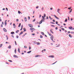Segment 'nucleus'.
Returning <instances> with one entry per match:
<instances>
[{"instance_id": "1", "label": "nucleus", "mask_w": 74, "mask_h": 74, "mask_svg": "<svg viewBox=\"0 0 74 74\" xmlns=\"http://www.w3.org/2000/svg\"><path fill=\"white\" fill-rule=\"evenodd\" d=\"M44 16H42V20H45V18L46 16V14H44Z\"/></svg>"}, {"instance_id": "2", "label": "nucleus", "mask_w": 74, "mask_h": 74, "mask_svg": "<svg viewBox=\"0 0 74 74\" xmlns=\"http://www.w3.org/2000/svg\"><path fill=\"white\" fill-rule=\"evenodd\" d=\"M30 30H31V31H34V30H36V29H35L33 28H30Z\"/></svg>"}, {"instance_id": "3", "label": "nucleus", "mask_w": 74, "mask_h": 74, "mask_svg": "<svg viewBox=\"0 0 74 74\" xmlns=\"http://www.w3.org/2000/svg\"><path fill=\"white\" fill-rule=\"evenodd\" d=\"M45 21L44 20H42L40 22H39V25H40V24H41L42 23V22H44Z\"/></svg>"}, {"instance_id": "4", "label": "nucleus", "mask_w": 74, "mask_h": 74, "mask_svg": "<svg viewBox=\"0 0 74 74\" xmlns=\"http://www.w3.org/2000/svg\"><path fill=\"white\" fill-rule=\"evenodd\" d=\"M51 40H52V41H53V35H52L51 36Z\"/></svg>"}, {"instance_id": "5", "label": "nucleus", "mask_w": 74, "mask_h": 74, "mask_svg": "<svg viewBox=\"0 0 74 74\" xmlns=\"http://www.w3.org/2000/svg\"><path fill=\"white\" fill-rule=\"evenodd\" d=\"M68 28L70 30H74V29H73V27H72V26L69 27Z\"/></svg>"}, {"instance_id": "6", "label": "nucleus", "mask_w": 74, "mask_h": 74, "mask_svg": "<svg viewBox=\"0 0 74 74\" xmlns=\"http://www.w3.org/2000/svg\"><path fill=\"white\" fill-rule=\"evenodd\" d=\"M42 56L41 55H37L35 57V58H37L38 57H41V56Z\"/></svg>"}, {"instance_id": "7", "label": "nucleus", "mask_w": 74, "mask_h": 74, "mask_svg": "<svg viewBox=\"0 0 74 74\" xmlns=\"http://www.w3.org/2000/svg\"><path fill=\"white\" fill-rule=\"evenodd\" d=\"M28 25L29 26V27H33V25L31 24H29Z\"/></svg>"}, {"instance_id": "8", "label": "nucleus", "mask_w": 74, "mask_h": 74, "mask_svg": "<svg viewBox=\"0 0 74 74\" xmlns=\"http://www.w3.org/2000/svg\"><path fill=\"white\" fill-rule=\"evenodd\" d=\"M49 58H54V56H53V55H51L49 56Z\"/></svg>"}, {"instance_id": "9", "label": "nucleus", "mask_w": 74, "mask_h": 74, "mask_svg": "<svg viewBox=\"0 0 74 74\" xmlns=\"http://www.w3.org/2000/svg\"><path fill=\"white\" fill-rule=\"evenodd\" d=\"M54 17H55V18H56V19H59V18L57 17V16H56V15H54Z\"/></svg>"}, {"instance_id": "10", "label": "nucleus", "mask_w": 74, "mask_h": 74, "mask_svg": "<svg viewBox=\"0 0 74 74\" xmlns=\"http://www.w3.org/2000/svg\"><path fill=\"white\" fill-rule=\"evenodd\" d=\"M7 20H6L5 21V26H6L7 25Z\"/></svg>"}, {"instance_id": "11", "label": "nucleus", "mask_w": 74, "mask_h": 74, "mask_svg": "<svg viewBox=\"0 0 74 74\" xmlns=\"http://www.w3.org/2000/svg\"><path fill=\"white\" fill-rule=\"evenodd\" d=\"M13 57L15 58H18V56H16V55H14L13 56Z\"/></svg>"}, {"instance_id": "12", "label": "nucleus", "mask_w": 74, "mask_h": 74, "mask_svg": "<svg viewBox=\"0 0 74 74\" xmlns=\"http://www.w3.org/2000/svg\"><path fill=\"white\" fill-rule=\"evenodd\" d=\"M3 30L4 32H7V30H6V29H5V28H3Z\"/></svg>"}, {"instance_id": "13", "label": "nucleus", "mask_w": 74, "mask_h": 74, "mask_svg": "<svg viewBox=\"0 0 74 74\" xmlns=\"http://www.w3.org/2000/svg\"><path fill=\"white\" fill-rule=\"evenodd\" d=\"M23 31H22L19 34V36H21L22 34H23Z\"/></svg>"}, {"instance_id": "14", "label": "nucleus", "mask_w": 74, "mask_h": 74, "mask_svg": "<svg viewBox=\"0 0 74 74\" xmlns=\"http://www.w3.org/2000/svg\"><path fill=\"white\" fill-rule=\"evenodd\" d=\"M10 34H12V35H13V34H15V32H11L10 33Z\"/></svg>"}, {"instance_id": "15", "label": "nucleus", "mask_w": 74, "mask_h": 74, "mask_svg": "<svg viewBox=\"0 0 74 74\" xmlns=\"http://www.w3.org/2000/svg\"><path fill=\"white\" fill-rule=\"evenodd\" d=\"M69 37H70V38H72V37H73V36L70 34H69Z\"/></svg>"}, {"instance_id": "16", "label": "nucleus", "mask_w": 74, "mask_h": 74, "mask_svg": "<svg viewBox=\"0 0 74 74\" xmlns=\"http://www.w3.org/2000/svg\"><path fill=\"white\" fill-rule=\"evenodd\" d=\"M8 48L9 49H11V45H10L9 47H8Z\"/></svg>"}, {"instance_id": "17", "label": "nucleus", "mask_w": 74, "mask_h": 74, "mask_svg": "<svg viewBox=\"0 0 74 74\" xmlns=\"http://www.w3.org/2000/svg\"><path fill=\"white\" fill-rule=\"evenodd\" d=\"M59 11H60V9H58L57 10V12H58V13L59 14H60V12H59Z\"/></svg>"}, {"instance_id": "18", "label": "nucleus", "mask_w": 74, "mask_h": 74, "mask_svg": "<svg viewBox=\"0 0 74 74\" xmlns=\"http://www.w3.org/2000/svg\"><path fill=\"white\" fill-rule=\"evenodd\" d=\"M24 19H25V22H26L27 21V18L26 17H25Z\"/></svg>"}, {"instance_id": "19", "label": "nucleus", "mask_w": 74, "mask_h": 74, "mask_svg": "<svg viewBox=\"0 0 74 74\" xmlns=\"http://www.w3.org/2000/svg\"><path fill=\"white\" fill-rule=\"evenodd\" d=\"M14 53H16V49H15Z\"/></svg>"}, {"instance_id": "20", "label": "nucleus", "mask_w": 74, "mask_h": 74, "mask_svg": "<svg viewBox=\"0 0 74 74\" xmlns=\"http://www.w3.org/2000/svg\"><path fill=\"white\" fill-rule=\"evenodd\" d=\"M18 52H19V53H20V49H19V48H18Z\"/></svg>"}, {"instance_id": "21", "label": "nucleus", "mask_w": 74, "mask_h": 74, "mask_svg": "<svg viewBox=\"0 0 74 74\" xmlns=\"http://www.w3.org/2000/svg\"><path fill=\"white\" fill-rule=\"evenodd\" d=\"M36 44L37 45H40V43L39 42L36 43Z\"/></svg>"}, {"instance_id": "22", "label": "nucleus", "mask_w": 74, "mask_h": 74, "mask_svg": "<svg viewBox=\"0 0 74 74\" xmlns=\"http://www.w3.org/2000/svg\"><path fill=\"white\" fill-rule=\"evenodd\" d=\"M46 51V49H44L42 50V53H43V52H42L43 51Z\"/></svg>"}, {"instance_id": "23", "label": "nucleus", "mask_w": 74, "mask_h": 74, "mask_svg": "<svg viewBox=\"0 0 74 74\" xmlns=\"http://www.w3.org/2000/svg\"><path fill=\"white\" fill-rule=\"evenodd\" d=\"M32 52V51H28V52H27V53H31V52Z\"/></svg>"}, {"instance_id": "24", "label": "nucleus", "mask_w": 74, "mask_h": 74, "mask_svg": "<svg viewBox=\"0 0 74 74\" xmlns=\"http://www.w3.org/2000/svg\"><path fill=\"white\" fill-rule=\"evenodd\" d=\"M21 23H19V25L18 26V27H20V26H21Z\"/></svg>"}, {"instance_id": "25", "label": "nucleus", "mask_w": 74, "mask_h": 74, "mask_svg": "<svg viewBox=\"0 0 74 74\" xmlns=\"http://www.w3.org/2000/svg\"><path fill=\"white\" fill-rule=\"evenodd\" d=\"M64 22H67V18H66V19L64 21Z\"/></svg>"}, {"instance_id": "26", "label": "nucleus", "mask_w": 74, "mask_h": 74, "mask_svg": "<svg viewBox=\"0 0 74 74\" xmlns=\"http://www.w3.org/2000/svg\"><path fill=\"white\" fill-rule=\"evenodd\" d=\"M18 14H21H21H22V13L20 11H19V10L18 11Z\"/></svg>"}, {"instance_id": "27", "label": "nucleus", "mask_w": 74, "mask_h": 74, "mask_svg": "<svg viewBox=\"0 0 74 74\" xmlns=\"http://www.w3.org/2000/svg\"><path fill=\"white\" fill-rule=\"evenodd\" d=\"M19 32V30H17L16 32V33H18V32Z\"/></svg>"}, {"instance_id": "28", "label": "nucleus", "mask_w": 74, "mask_h": 74, "mask_svg": "<svg viewBox=\"0 0 74 74\" xmlns=\"http://www.w3.org/2000/svg\"><path fill=\"white\" fill-rule=\"evenodd\" d=\"M2 46H3V44H1L0 45V48L2 47Z\"/></svg>"}, {"instance_id": "29", "label": "nucleus", "mask_w": 74, "mask_h": 74, "mask_svg": "<svg viewBox=\"0 0 74 74\" xmlns=\"http://www.w3.org/2000/svg\"><path fill=\"white\" fill-rule=\"evenodd\" d=\"M41 34H42V35H43V36H44V32H41Z\"/></svg>"}, {"instance_id": "30", "label": "nucleus", "mask_w": 74, "mask_h": 74, "mask_svg": "<svg viewBox=\"0 0 74 74\" xmlns=\"http://www.w3.org/2000/svg\"><path fill=\"white\" fill-rule=\"evenodd\" d=\"M71 7H69V8H68V10H71Z\"/></svg>"}, {"instance_id": "31", "label": "nucleus", "mask_w": 74, "mask_h": 74, "mask_svg": "<svg viewBox=\"0 0 74 74\" xmlns=\"http://www.w3.org/2000/svg\"><path fill=\"white\" fill-rule=\"evenodd\" d=\"M50 23H51L52 24H55V23H53V22H50Z\"/></svg>"}, {"instance_id": "32", "label": "nucleus", "mask_w": 74, "mask_h": 74, "mask_svg": "<svg viewBox=\"0 0 74 74\" xmlns=\"http://www.w3.org/2000/svg\"><path fill=\"white\" fill-rule=\"evenodd\" d=\"M9 62H12V61L11 60H8Z\"/></svg>"}, {"instance_id": "33", "label": "nucleus", "mask_w": 74, "mask_h": 74, "mask_svg": "<svg viewBox=\"0 0 74 74\" xmlns=\"http://www.w3.org/2000/svg\"><path fill=\"white\" fill-rule=\"evenodd\" d=\"M23 29L24 31L26 30V28H23Z\"/></svg>"}, {"instance_id": "34", "label": "nucleus", "mask_w": 74, "mask_h": 74, "mask_svg": "<svg viewBox=\"0 0 74 74\" xmlns=\"http://www.w3.org/2000/svg\"><path fill=\"white\" fill-rule=\"evenodd\" d=\"M43 37L42 36L40 35V38H43Z\"/></svg>"}, {"instance_id": "35", "label": "nucleus", "mask_w": 74, "mask_h": 74, "mask_svg": "<svg viewBox=\"0 0 74 74\" xmlns=\"http://www.w3.org/2000/svg\"><path fill=\"white\" fill-rule=\"evenodd\" d=\"M24 48H27V47L26 46H25L24 47Z\"/></svg>"}, {"instance_id": "36", "label": "nucleus", "mask_w": 74, "mask_h": 74, "mask_svg": "<svg viewBox=\"0 0 74 74\" xmlns=\"http://www.w3.org/2000/svg\"><path fill=\"white\" fill-rule=\"evenodd\" d=\"M61 29L62 30H63V31H64V28H61Z\"/></svg>"}, {"instance_id": "37", "label": "nucleus", "mask_w": 74, "mask_h": 74, "mask_svg": "<svg viewBox=\"0 0 74 74\" xmlns=\"http://www.w3.org/2000/svg\"><path fill=\"white\" fill-rule=\"evenodd\" d=\"M14 42L16 45H17V44H16V41H15Z\"/></svg>"}, {"instance_id": "38", "label": "nucleus", "mask_w": 74, "mask_h": 74, "mask_svg": "<svg viewBox=\"0 0 74 74\" xmlns=\"http://www.w3.org/2000/svg\"><path fill=\"white\" fill-rule=\"evenodd\" d=\"M72 10H73L71 9L69 12H72Z\"/></svg>"}, {"instance_id": "39", "label": "nucleus", "mask_w": 74, "mask_h": 74, "mask_svg": "<svg viewBox=\"0 0 74 74\" xmlns=\"http://www.w3.org/2000/svg\"><path fill=\"white\" fill-rule=\"evenodd\" d=\"M1 27H3V24H1Z\"/></svg>"}, {"instance_id": "40", "label": "nucleus", "mask_w": 74, "mask_h": 74, "mask_svg": "<svg viewBox=\"0 0 74 74\" xmlns=\"http://www.w3.org/2000/svg\"><path fill=\"white\" fill-rule=\"evenodd\" d=\"M56 24H57V25H58V21H56Z\"/></svg>"}, {"instance_id": "41", "label": "nucleus", "mask_w": 74, "mask_h": 74, "mask_svg": "<svg viewBox=\"0 0 74 74\" xmlns=\"http://www.w3.org/2000/svg\"><path fill=\"white\" fill-rule=\"evenodd\" d=\"M68 34H69V33H70V31H68L67 32Z\"/></svg>"}, {"instance_id": "42", "label": "nucleus", "mask_w": 74, "mask_h": 74, "mask_svg": "<svg viewBox=\"0 0 74 74\" xmlns=\"http://www.w3.org/2000/svg\"><path fill=\"white\" fill-rule=\"evenodd\" d=\"M48 19V16H47L46 17V19Z\"/></svg>"}, {"instance_id": "43", "label": "nucleus", "mask_w": 74, "mask_h": 74, "mask_svg": "<svg viewBox=\"0 0 74 74\" xmlns=\"http://www.w3.org/2000/svg\"><path fill=\"white\" fill-rule=\"evenodd\" d=\"M16 21H17V22H18L19 21V20L18 19H16Z\"/></svg>"}, {"instance_id": "44", "label": "nucleus", "mask_w": 74, "mask_h": 74, "mask_svg": "<svg viewBox=\"0 0 74 74\" xmlns=\"http://www.w3.org/2000/svg\"><path fill=\"white\" fill-rule=\"evenodd\" d=\"M16 38H18L19 36H18V35H16Z\"/></svg>"}, {"instance_id": "45", "label": "nucleus", "mask_w": 74, "mask_h": 74, "mask_svg": "<svg viewBox=\"0 0 74 74\" xmlns=\"http://www.w3.org/2000/svg\"><path fill=\"white\" fill-rule=\"evenodd\" d=\"M41 15H40L39 16V18H41Z\"/></svg>"}, {"instance_id": "46", "label": "nucleus", "mask_w": 74, "mask_h": 74, "mask_svg": "<svg viewBox=\"0 0 74 74\" xmlns=\"http://www.w3.org/2000/svg\"><path fill=\"white\" fill-rule=\"evenodd\" d=\"M36 21V19L35 18L33 20V22H34V21Z\"/></svg>"}, {"instance_id": "47", "label": "nucleus", "mask_w": 74, "mask_h": 74, "mask_svg": "<svg viewBox=\"0 0 74 74\" xmlns=\"http://www.w3.org/2000/svg\"><path fill=\"white\" fill-rule=\"evenodd\" d=\"M60 46V44H59L58 46H56V47H58Z\"/></svg>"}, {"instance_id": "48", "label": "nucleus", "mask_w": 74, "mask_h": 74, "mask_svg": "<svg viewBox=\"0 0 74 74\" xmlns=\"http://www.w3.org/2000/svg\"><path fill=\"white\" fill-rule=\"evenodd\" d=\"M32 36H35V34H32Z\"/></svg>"}, {"instance_id": "49", "label": "nucleus", "mask_w": 74, "mask_h": 74, "mask_svg": "<svg viewBox=\"0 0 74 74\" xmlns=\"http://www.w3.org/2000/svg\"><path fill=\"white\" fill-rule=\"evenodd\" d=\"M49 36H52V34H49Z\"/></svg>"}, {"instance_id": "50", "label": "nucleus", "mask_w": 74, "mask_h": 74, "mask_svg": "<svg viewBox=\"0 0 74 74\" xmlns=\"http://www.w3.org/2000/svg\"><path fill=\"white\" fill-rule=\"evenodd\" d=\"M53 22H55V20L53 19Z\"/></svg>"}, {"instance_id": "51", "label": "nucleus", "mask_w": 74, "mask_h": 74, "mask_svg": "<svg viewBox=\"0 0 74 74\" xmlns=\"http://www.w3.org/2000/svg\"><path fill=\"white\" fill-rule=\"evenodd\" d=\"M71 34H74V32H71Z\"/></svg>"}, {"instance_id": "52", "label": "nucleus", "mask_w": 74, "mask_h": 74, "mask_svg": "<svg viewBox=\"0 0 74 74\" xmlns=\"http://www.w3.org/2000/svg\"><path fill=\"white\" fill-rule=\"evenodd\" d=\"M21 28H23V25H22L21 26Z\"/></svg>"}, {"instance_id": "53", "label": "nucleus", "mask_w": 74, "mask_h": 74, "mask_svg": "<svg viewBox=\"0 0 74 74\" xmlns=\"http://www.w3.org/2000/svg\"><path fill=\"white\" fill-rule=\"evenodd\" d=\"M6 11H8V8H6Z\"/></svg>"}, {"instance_id": "54", "label": "nucleus", "mask_w": 74, "mask_h": 74, "mask_svg": "<svg viewBox=\"0 0 74 74\" xmlns=\"http://www.w3.org/2000/svg\"><path fill=\"white\" fill-rule=\"evenodd\" d=\"M58 27H56V30H58Z\"/></svg>"}, {"instance_id": "55", "label": "nucleus", "mask_w": 74, "mask_h": 74, "mask_svg": "<svg viewBox=\"0 0 74 74\" xmlns=\"http://www.w3.org/2000/svg\"><path fill=\"white\" fill-rule=\"evenodd\" d=\"M31 49V47H29V50H30V49Z\"/></svg>"}, {"instance_id": "56", "label": "nucleus", "mask_w": 74, "mask_h": 74, "mask_svg": "<svg viewBox=\"0 0 74 74\" xmlns=\"http://www.w3.org/2000/svg\"><path fill=\"white\" fill-rule=\"evenodd\" d=\"M42 11H43V10H44V8H42Z\"/></svg>"}, {"instance_id": "57", "label": "nucleus", "mask_w": 74, "mask_h": 74, "mask_svg": "<svg viewBox=\"0 0 74 74\" xmlns=\"http://www.w3.org/2000/svg\"><path fill=\"white\" fill-rule=\"evenodd\" d=\"M15 27H16V25H14V28H15Z\"/></svg>"}, {"instance_id": "58", "label": "nucleus", "mask_w": 74, "mask_h": 74, "mask_svg": "<svg viewBox=\"0 0 74 74\" xmlns=\"http://www.w3.org/2000/svg\"><path fill=\"white\" fill-rule=\"evenodd\" d=\"M52 30H53V29H51L50 30V32H52Z\"/></svg>"}, {"instance_id": "59", "label": "nucleus", "mask_w": 74, "mask_h": 74, "mask_svg": "<svg viewBox=\"0 0 74 74\" xmlns=\"http://www.w3.org/2000/svg\"><path fill=\"white\" fill-rule=\"evenodd\" d=\"M30 17L29 16H28V19L29 20H30Z\"/></svg>"}, {"instance_id": "60", "label": "nucleus", "mask_w": 74, "mask_h": 74, "mask_svg": "<svg viewBox=\"0 0 74 74\" xmlns=\"http://www.w3.org/2000/svg\"><path fill=\"white\" fill-rule=\"evenodd\" d=\"M38 6H37L36 7V9H37V8H38Z\"/></svg>"}, {"instance_id": "61", "label": "nucleus", "mask_w": 74, "mask_h": 74, "mask_svg": "<svg viewBox=\"0 0 74 74\" xmlns=\"http://www.w3.org/2000/svg\"><path fill=\"white\" fill-rule=\"evenodd\" d=\"M12 37H13V38H14V35H11Z\"/></svg>"}, {"instance_id": "62", "label": "nucleus", "mask_w": 74, "mask_h": 74, "mask_svg": "<svg viewBox=\"0 0 74 74\" xmlns=\"http://www.w3.org/2000/svg\"><path fill=\"white\" fill-rule=\"evenodd\" d=\"M25 34H24V35L22 36V37H25Z\"/></svg>"}, {"instance_id": "63", "label": "nucleus", "mask_w": 74, "mask_h": 74, "mask_svg": "<svg viewBox=\"0 0 74 74\" xmlns=\"http://www.w3.org/2000/svg\"><path fill=\"white\" fill-rule=\"evenodd\" d=\"M51 26H52V27H55V26H54V25H51Z\"/></svg>"}, {"instance_id": "64", "label": "nucleus", "mask_w": 74, "mask_h": 74, "mask_svg": "<svg viewBox=\"0 0 74 74\" xmlns=\"http://www.w3.org/2000/svg\"><path fill=\"white\" fill-rule=\"evenodd\" d=\"M68 20L69 21L70 20V18H69V17L68 16Z\"/></svg>"}]
</instances>
